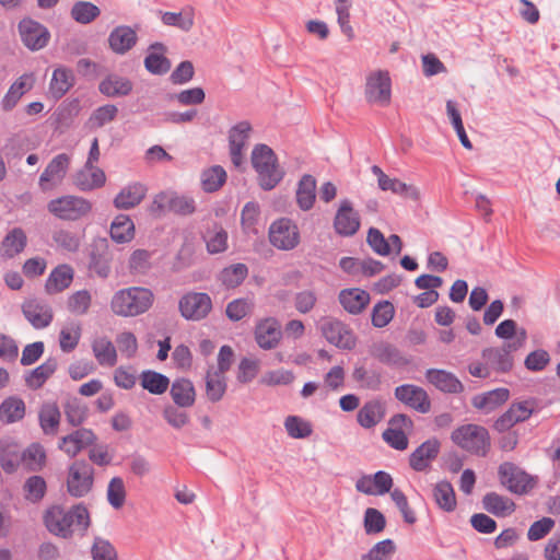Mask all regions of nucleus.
Returning a JSON list of instances; mask_svg holds the SVG:
<instances>
[{
	"instance_id": "f257e3e1",
	"label": "nucleus",
	"mask_w": 560,
	"mask_h": 560,
	"mask_svg": "<svg viewBox=\"0 0 560 560\" xmlns=\"http://www.w3.org/2000/svg\"><path fill=\"white\" fill-rule=\"evenodd\" d=\"M44 521L51 534L70 538L74 530L86 532L90 526V513L82 503L68 510L55 505L46 511Z\"/></svg>"
},
{
	"instance_id": "f03ea898",
	"label": "nucleus",
	"mask_w": 560,
	"mask_h": 560,
	"mask_svg": "<svg viewBox=\"0 0 560 560\" xmlns=\"http://www.w3.org/2000/svg\"><path fill=\"white\" fill-rule=\"evenodd\" d=\"M154 302L153 292L143 287L120 289L110 300V310L117 316L135 317L148 312Z\"/></svg>"
},
{
	"instance_id": "7ed1b4c3",
	"label": "nucleus",
	"mask_w": 560,
	"mask_h": 560,
	"mask_svg": "<svg viewBox=\"0 0 560 560\" xmlns=\"http://www.w3.org/2000/svg\"><path fill=\"white\" fill-rule=\"evenodd\" d=\"M252 164L258 174V182L264 190L273 189L283 178L284 173L278 159L267 144H257L252 152Z\"/></svg>"
},
{
	"instance_id": "20e7f679",
	"label": "nucleus",
	"mask_w": 560,
	"mask_h": 560,
	"mask_svg": "<svg viewBox=\"0 0 560 560\" xmlns=\"http://www.w3.org/2000/svg\"><path fill=\"white\" fill-rule=\"evenodd\" d=\"M452 442L463 451L486 457L491 447L488 430L479 424L467 423L456 428L451 434Z\"/></svg>"
},
{
	"instance_id": "39448f33",
	"label": "nucleus",
	"mask_w": 560,
	"mask_h": 560,
	"mask_svg": "<svg viewBox=\"0 0 560 560\" xmlns=\"http://www.w3.org/2000/svg\"><path fill=\"white\" fill-rule=\"evenodd\" d=\"M47 208L58 219L77 221L91 212L92 203L83 197L68 195L50 200Z\"/></svg>"
},
{
	"instance_id": "423d86ee",
	"label": "nucleus",
	"mask_w": 560,
	"mask_h": 560,
	"mask_svg": "<svg viewBox=\"0 0 560 560\" xmlns=\"http://www.w3.org/2000/svg\"><path fill=\"white\" fill-rule=\"evenodd\" d=\"M268 238L277 249L289 252L300 244V231L291 219L280 218L270 224Z\"/></svg>"
},
{
	"instance_id": "0eeeda50",
	"label": "nucleus",
	"mask_w": 560,
	"mask_h": 560,
	"mask_svg": "<svg viewBox=\"0 0 560 560\" xmlns=\"http://www.w3.org/2000/svg\"><path fill=\"white\" fill-rule=\"evenodd\" d=\"M94 469L85 460H75L69 466L67 490L73 498L85 497L93 488Z\"/></svg>"
},
{
	"instance_id": "6e6552de",
	"label": "nucleus",
	"mask_w": 560,
	"mask_h": 560,
	"mask_svg": "<svg viewBox=\"0 0 560 560\" xmlns=\"http://www.w3.org/2000/svg\"><path fill=\"white\" fill-rule=\"evenodd\" d=\"M320 331L325 339L342 350H352L357 346V336L343 322L336 318H324L320 322Z\"/></svg>"
},
{
	"instance_id": "1a4fd4ad",
	"label": "nucleus",
	"mask_w": 560,
	"mask_h": 560,
	"mask_svg": "<svg viewBox=\"0 0 560 560\" xmlns=\"http://www.w3.org/2000/svg\"><path fill=\"white\" fill-rule=\"evenodd\" d=\"M392 97V80L387 71L377 70L366 78L365 98L371 104L387 106Z\"/></svg>"
},
{
	"instance_id": "9d476101",
	"label": "nucleus",
	"mask_w": 560,
	"mask_h": 560,
	"mask_svg": "<svg viewBox=\"0 0 560 560\" xmlns=\"http://www.w3.org/2000/svg\"><path fill=\"white\" fill-rule=\"evenodd\" d=\"M498 474L500 482L513 493L523 494L534 487V479L513 463L501 464Z\"/></svg>"
},
{
	"instance_id": "9b49d317",
	"label": "nucleus",
	"mask_w": 560,
	"mask_h": 560,
	"mask_svg": "<svg viewBox=\"0 0 560 560\" xmlns=\"http://www.w3.org/2000/svg\"><path fill=\"white\" fill-rule=\"evenodd\" d=\"M178 307L186 319L200 320L210 313L212 301L207 293L190 292L179 300Z\"/></svg>"
},
{
	"instance_id": "f8f14e48",
	"label": "nucleus",
	"mask_w": 560,
	"mask_h": 560,
	"mask_svg": "<svg viewBox=\"0 0 560 560\" xmlns=\"http://www.w3.org/2000/svg\"><path fill=\"white\" fill-rule=\"evenodd\" d=\"M70 161V155L60 153L48 163L38 180L42 191H49L62 183L68 173Z\"/></svg>"
},
{
	"instance_id": "ddd939ff",
	"label": "nucleus",
	"mask_w": 560,
	"mask_h": 560,
	"mask_svg": "<svg viewBox=\"0 0 560 560\" xmlns=\"http://www.w3.org/2000/svg\"><path fill=\"white\" fill-rule=\"evenodd\" d=\"M520 349L517 342H506L502 347H491L482 350V359L497 372H509L513 366L512 352Z\"/></svg>"
},
{
	"instance_id": "4468645a",
	"label": "nucleus",
	"mask_w": 560,
	"mask_h": 560,
	"mask_svg": "<svg viewBox=\"0 0 560 560\" xmlns=\"http://www.w3.org/2000/svg\"><path fill=\"white\" fill-rule=\"evenodd\" d=\"M255 340L264 350H271L278 347L281 337L280 322L275 317H266L257 322L255 327Z\"/></svg>"
},
{
	"instance_id": "2eb2a0df",
	"label": "nucleus",
	"mask_w": 560,
	"mask_h": 560,
	"mask_svg": "<svg viewBox=\"0 0 560 560\" xmlns=\"http://www.w3.org/2000/svg\"><path fill=\"white\" fill-rule=\"evenodd\" d=\"M441 443L436 438L421 443L409 456V466L418 472L428 470L438 458Z\"/></svg>"
},
{
	"instance_id": "dca6fc26",
	"label": "nucleus",
	"mask_w": 560,
	"mask_h": 560,
	"mask_svg": "<svg viewBox=\"0 0 560 560\" xmlns=\"http://www.w3.org/2000/svg\"><path fill=\"white\" fill-rule=\"evenodd\" d=\"M334 228L336 233L341 236H352L360 229V215L353 209L350 200H341L334 219Z\"/></svg>"
},
{
	"instance_id": "f3484780",
	"label": "nucleus",
	"mask_w": 560,
	"mask_h": 560,
	"mask_svg": "<svg viewBox=\"0 0 560 560\" xmlns=\"http://www.w3.org/2000/svg\"><path fill=\"white\" fill-rule=\"evenodd\" d=\"M19 32L23 44L31 50L42 49L49 39L47 28L31 19H24L19 23Z\"/></svg>"
},
{
	"instance_id": "a211bd4d",
	"label": "nucleus",
	"mask_w": 560,
	"mask_h": 560,
	"mask_svg": "<svg viewBox=\"0 0 560 560\" xmlns=\"http://www.w3.org/2000/svg\"><path fill=\"white\" fill-rule=\"evenodd\" d=\"M395 397L408 407L427 413L430 411L431 401L427 392L412 384H404L395 388Z\"/></svg>"
},
{
	"instance_id": "6ab92c4d",
	"label": "nucleus",
	"mask_w": 560,
	"mask_h": 560,
	"mask_svg": "<svg viewBox=\"0 0 560 560\" xmlns=\"http://www.w3.org/2000/svg\"><path fill=\"white\" fill-rule=\"evenodd\" d=\"M97 438L91 429L81 428L61 438L59 448L69 457L77 456L82 450L95 444Z\"/></svg>"
},
{
	"instance_id": "aec40b11",
	"label": "nucleus",
	"mask_w": 560,
	"mask_h": 560,
	"mask_svg": "<svg viewBox=\"0 0 560 560\" xmlns=\"http://www.w3.org/2000/svg\"><path fill=\"white\" fill-rule=\"evenodd\" d=\"M112 256L106 240L94 243L90 252L89 269L97 277L106 279L110 273Z\"/></svg>"
},
{
	"instance_id": "412c9836",
	"label": "nucleus",
	"mask_w": 560,
	"mask_h": 560,
	"mask_svg": "<svg viewBox=\"0 0 560 560\" xmlns=\"http://www.w3.org/2000/svg\"><path fill=\"white\" fill-rule=\"evenodd\" d=\"M533 402L525 400L514 402L509 410L504 412L494 423V428L500 431H506L518 422L527 420L533 413Z\"/></svg>"
},
{
	"instance_id": "4be33fe9",
	"label": "nucleus",
	"mask_w": 560,
	"mask_h": 560,
	"mask_svg": "<svg viewBox=\"0 0 560 560\" xmlns=\"http://www.w3.org/2000/svg\"><path fill=\"white\" fill-rule=\"evenodd\" d=\"M25 318L36 329H43L52 322V311L50 306L37 300L26 301L22 306Z\"/></svg>"
},
{
	"instance_id": "5701e85b",
	"label": "nucleus",
	"mask_w": 560,
	"mask_h": 560,
	"mask_svg": "<svg viewBox=\"0 0 560 560\" xmlns=\"http://www.w3.org/2000/svg\"><path fill=\"white\" fill-rule=\"evenodd\" d=\"M425 378L436 389L443 393L458 394L464 390V385L456 375L445 370L429 369L425 372Z\"/></svg>"
},
{
	"instance_id": "b1692460",
	"label": "nucleus",
	"mask_w": 560,
	"mask_h": 560,
	"mask_svg": "<svg viewBox=\"0 0 560 560\" xmlns=\"http://www.w3.org/2000/svg\"><path fill=\"white\" fill-rule=\"evenodd\" d=\"M106 176L103 170L95 165L84 164L75 175L73 183L82 191H90L104 186Z\"/></svg>"
},
{
	"instance_id": "393cba45",
	"label": "nucleus",
	"mask_w": 560,
	"mask_h": 560,
	"mask_svg": "<svg viewBox=\"0 0 560 560\" xmlns=\"http://www.w3.org/2000/svg\"><path fill=\"white\" fill-rule=\"evenodd\" d=\"M370 353L381 363L388 366L401 368L409 363V360L401 354L397 347L385 341L374 343L370 349Z\"/></svg>"
},
{
	"instance_id": "a878e982",
	"label": "nucleus",
	"mask_w": 560,
	"mask_h": 560,
	"mask_svg": "<svg viewBox=\"0 0 560 560\" xmlns=\"http://www.w3.org/2000/svg\"><path fill=\"white\" fill-rule=\"evenodd\" d=\"M137 33L131 27L120 25L110 32L108 45L114 52L124 55L137 44Z\"/></svg>"
},
{
	"instance_id": "bb28decb",
	"label": "nucleus",
	"mask_w": 560,
	"mask_h": 560,
	"mask_svg": "<svg viewBox=\"0 0 560 560\" xmlns=\"http://www.w3.org/2000/svg\"><path fill=\"white\" fill-rule=\"evenodd\" d=\"M147 190L141 183L128 184L116 195L114 206L122 210L135 208L144 199Z\"/></svg>"
},
{
	"instance_id": "cd10ccee",
	"label": "nucleus",
	"mask_w": 560,
	"mask_h": 560,
	"mask_svg": "<svg viewBox=\"0 0 560 560\" xmlns=\"http://www.w3.org/2000/svg\"><path fill=\"white\" fill-rule=\"evenodd\" d=\"M385 417V404L380 399L366 401L358 411V423L364 429H372Z\"/></svg>"
},
{
	"instance_id": "c85d7f7f",
	"label": "nucleus",
	"mask_w": 560,
	"mask_h": 560,
	"mask_svg": "<svg viewBox=\"0 0 560 560\" xmlns=\"http://www.w3.org/2000/svg\"><path fill=\"white\" fill-rule=\"evenodd\" d=\"M22 463L20 446L11 439L0 440V466L7 474L15 472Z\"/></svg>"
},
{
	"instance_id": "c756f323",
	"label": "nucleus",
	"mask_w": 560,
	"mask_h": 560,
	"mask_svg": "<svg viewBox=\"0 0 560 560\" xmlns=\"http://www.w3.org/2000/svg\"><path fill=\"white\" fill-rule=\"evenodd\" d=\"M34 81L35 79L32 73H24L16 79L2 98V108L4 110L13 109L20 98L33 88Z\"/></svg>"
},
{
	"instance_id": "7c9ffc66",
	"label": "nucleus",
	"mask_w": 560,
	"mask_h": 560,
	"mask_svg": "<svg viewBox=\"0 0 560 560\" xmlns=\"http://www.w3.org/2000/svg\"><path fill=\"white\" fill-rule=\"evenodd\" d=\"M170 394L174 404L180 408H189L196 400L194 384L187 378L175 380L171 385Z\"/></svg>"
},
{
	"instance_id": "2f4dec72",
	"label": "nucleus",
	"mask_w": 560,
	"mask_h": 560,
	"mask_svg": "<svg viewBox=\"0 0 560 560\" xmlns=\"http://www.w3.org/2000/svg\"><path fill=\"white\" fill-rule=\"evenodd\" d=\"M74 75L71 69L58 67L54 70L49 83V94L54 100H60L73 86Z\"/></svg>"
},
{
	"instance_id": "473e14b6",
	"label": "nucleus",
	"mask_w": 560,
	"mask_h": 560,
	"mask_svg": "<svg viewBox=\"0 0 560 560\" xmlns=\"http://www.w3.org/2000/svg\"><path fill=\"white\" fill-rule=\"evenodd\" d=\"M339 302L350 314H359L370 302V294L361 289H345L339 293Z\"/></svg>"
},
{
	"instance_id": "72a5a7b5",
	"label": "nucleus",
	"mask_w": 560,
	"mask_h": 560,
	"mask_svg": "<svg viewBox=\"0 0 560 560\" xmlns=\"http://www.w3.org/2000/svg\"><path fill=\"white\" fill-rule=\"evenodd\" d=\"M510 397L508 388H495L472 398V406L489 413L504 404Z\"/></svg>"
},
{
	"instance_id": "f704fd0d",
	"label": "nucleus",
	"mask_w": 560,
	"mask_h": 560,
	"mask_svg": "<svg viewBox=\"0 0 560 560\" xmlns=\"http://www.w3.org/2000/svg\"><path fill=\"white\" fill-rule=\"evenodd\" d=\"M26 244L27 237L25 232L21 228H14L4 236L0 247V256L13 258L24 250Z\"/></svg>"
},
{
	"instance_id": "c9c22d12",
	"label": "nucleus",
	"mask_w": 560,
	"mask_h": 560,
	"mask_svg": "<svg viewBox=\"0 0 560 560\" xmlns=\"http://www.w3.org/2000/svg\"><path fill=\"white\" fill-rule=\"evenodd\" d=\"M150 52L144 59L145 69L152 74H165L171 69V61L164 56L165 46L154 43L150 46Z\"/></svg>"
},
{
	"instance_id": "e433bc0d",
	"label": "nucleus",
	"mask_w": 560,
	"mask_h": 560,
	"mask_svg": "<svg viewBox=\"0 0 560 560\" xmlns=\"http://www.w3.org/2000/svg\"><path fill=\"white\" fill-rule=\"evenodd\" d=\"M61 413L56 402H45L42 405L38 419L43 432L47 435H55L58 432Z\"/></svg>"
},
{
	"instance_id": "4c0bfd02",
	"label": "nucleus",
	"mask_w": 560,
	"mask_h": 560,
	"mask_svg": "<svg viewBox=\"0 0 560 560\" xmlns=\"http://www.w3.org/2000/svg\"><path fill=\"white\" fill-rule=\"evenodd\" d=\"M482 504L486 511L498 517L508 516L515 510V503L511 499L495 492L487 493L482 499Z\"/></svg>"
},
{
	"instance_id": "58836bf2",
	"label": "nucleus",
	"mask_w": 560,
	"mask_h": 560,
	"mask_svg": "<svg viewBox=\"0 0 560 560\" xmlns=\"http://www.w3.org/2000/svg\"><path fill=\"white\" fill-rule=\"evenodd\" d=\"M100 92L108 97L126 96L132 91L129 79L112 74L101 81Z\"/></svg>"
},
{
	"instance_id": "ea45409f",
	"label": "nucleus",
	"mask_w": 560,
	"mask_h": 560,
	"mask_svg": "<svg viewBox=\"0 0 560 560\" xmlns=\"http://www.w3.org/2000/svg\"><path fill=\"white\" fill-rule=\"evenodd\" d=\"M73 280V269L68 265L56 267L46 280L48 293H57L70 287Z\"/></svg>"
},
{
	"instance_id": "a19ab883",
	"label": "nucleus",
	"mask_w": 560,
	"mask_h": 560,
	"mask_svg": "<svg viewBox=\"0 0 560 560\" xmlns=\"http://www.w3.org/2000/svg\"><path fill=\"white\" fill-rule=\"evenodd\" d=\"M58 361L56 358H48L44 363L32 370L26 376L25 382L30 388L38 389L56 372Z\"/></svg>"
},
{
	"instance_id": "79ce46f5",
	"label": "nucleus",
	"mask_w": 560,
	"mask_h": 560,
	"mask_svg": "<svg viewBox=\"0 0 560 560\" xmlns=\"http://www.w3.org/2000/svg\"><path fill=\"white\" fill-rule=\"evenodd\" d=\"M92 350L100 365L114 366L117 363L116 348L108 338L98 337L94 339Z\"/></svg>"
},
{
	"instance_id": "37998d69",
	"label": "nucleus",
	"mask_w": 560,
	"mask_h": 560,
	"mask_svg": "<svg viewBox=\"0 0 560 560\" xmlns=\"http://www.w3.org/2000/svg\"><path fill=\"white\" fill-rule=\"evenodd\" d=\"M433 499L444 512L455 511L457 502L454 488L447 480L439 481L433 488Z\"/></svg>"
},
{
	"instance_id": "c03bdc74",
	"label": "nucleus",
	"mask_w": 560,
	"mask_h": 560,
	"mask_svg": "<svg viewBox=\"0 0 560 560\" xmlns=\"http://www.w3.org/2000/svg\"><path fill=\"white\" fill-rule=\"evenodd\" d=\"M135 236L133 221L127 214L117 215L110 224V237L119 244L130 242Z\"/></svg>"
},
{
	"instance_id": "a18cd8bd",
	"label": "nucleus",
	"mask_w": 560,
	"mask_h": 560,
	"mask_svg": "<svg viewBox=\"0 0 560 560\" xmlns=\"http://www.w3.org/2000/svg\"><path fill=\"white\" fill-rule=\"evenodd\" d=\"M315 191L316 179L312 175H303L296 189V202L302 210L307 211L313 207L316 197Z\"/></svg>"
},
{
	"instance_id": "49530a36",
	"label": "nucleus",
	"mask_w": 560,
	"mask_h": 560,
	"mask_svg": "<svg viewBox=\"0 0 560 560\" xmlns=\"http://www.w3.org/2000/svg\"><path fill=\"white\" fill-rule=\"evenodd\" d=\"M46 453L40 444H31L26 450L22 452L21 466L26 471H39L45 466Z\"/></svg>"
},
{
	"instance_id": "de8ad7c7",
	"label": "nucleus",
	"mask_w": 560,
	"mask_h": 560,
	"mask_svg": "<svg viewBox=\"0 0 560 560\" xmlns=\"http://www.w3.org/2000/svg\"><path fill=\"white\" fill-rule=\"evenodd\" d=\"M248 276V267L243 262L230 265L221 270L219 281L226 289H234Z\"/></svg>"
},
{
	"instance_id": "09e8293b",
	"label": "nucleus",
	"mask_w": 560,
	"mask_h": 560,
	"mask_svg": "<svg viewBox=\"0 0 560 560\" xmlns=\"http://www.w3.org/2000/svg\"><path fill=\"white\" fill-rule=\"evenodd\" d=\"M82 327L77 320H71L62 326L59 332V346L63 352L73 351L81 338Z\"/></svg>"
},
{
	"instance_id": "8fccbe9b",
	"label": "nucleus",
	"mask_w": 560,
	"mask_h": 560,
	"mask_svg": "<svg viewBox=\"0 0 560 560\" xmlns=\"http://www.w3.org/2000/svg\"><path fill=\"white\" fill-rule=\"evenodd\" d=\"M378 187L383 191H392L395 195L409 198L415 201L420 199V191L416 186L402 183L397 178L384 176V179L381 182Z\"/></svg>"
},
{
	"instance_id": "3c124183",
	"label": "nucleus",
	"mask_w": 560,
	"mask_h": 560,
	"mask_svg": "<svg viewBox=\"0 0 560 560\" xmlns=\"http://www.w3.org/2000/svg\"><path fill=\"white\" fill-rule=\"evenodd\" d=\"M25 415V404L21 398L9 397L0 405V420L4 423H13Z\"/></svg>"
},
{
	"instance_id": "603ef678",
	"label": "nucleus",
	"mask_w": 560,
	"mask_h": 560,
	"mask_svg": "<svg viewBox=\"0 0 560 560\" xmlns=\"http://www.w3.org/2000/svg\"><path fill=\"white\" fill-rule=\"evenodd\" d=\"M140 382L144 389L154 395L165 393L170 385L167 376L152 370L143 371L140 375Z\"/></svg>"
},
{
	"instance_id": "864d4df0",
	"label": "nucleus",
	"mask_w": 560,
	"mask_h": 560,
	"mask_svg": "<svg viewBox=\"0 0 560 560\" xmlns=\"http://www.w3.org/2000/svg\"><path fill=\"white\" fill-rule=\"evenodd\" d=\"M226 392L225 376L220 372L208 371L206 375V394L210 401H220Z\"/></svg>"
},
{
	"instance_id": "5fc2aeb1",
	"label": "nucleus",
	"mask_w": 560,
	"mask_h": 560,
	"mask_svg": "<svg viewBox=\"0 0 560 560\" xmlns=\"http://www.w3.org/2000/svg\"><path fill=\"white\" fill-rule=\"evenodd\" d=\"M226 172L222 166H211L201 174L202 189L207 192H214L223 186L226 182Z\"/></svg>"
},
{
	"instance_id": "6e6d98bb",
	"label": "nucleus",
	"mask_w": 560,
	"mask_h": 560,
	"mask_svg": "<svg viewBox=\"0 0 560 560\" xmlns=\"http://www.w3.org/2000/svg\"><path fill=\"white\" fill-rule=\"evenodd\" d=\"M46 490V481L38 475L31 476L23 485L24 498L32 503L39 502L45 497Z\"/></svg>"
},
{
	"instance_id": "4d7b16f0",
	"label": "nucleus",
	"mask_w": 560,
	"mask_h": 560,
	"mask_svg": "<svg viewBox=\"0 0 560 560\" xmlns=\"http://www.w3.org/2000/svg\"><path fill=\"white\" fill-rule=\"evenodd\" d=\"M100 14L98 7L89 1H78L71 9V18L80 24H89Z\"/></svg>"
},
{
	"instance_id": "13d9d810",
	"label": "nucleus",
	"mask_w": 560,
	"mask_h": 560,
	"mask_svg": "<svg viewBox=\"0 0 560 560\" xmlns=\"http://www.w3.org/2000/svg\"><path fill=\"white\" fill-rule=\"evenodd\" d=\"M92 305L90 291L83 289L72 293L67 300V308L71 314L85 315Z\"/></svg>"
},
{
	"instance_id": "bf43d9fd",
	"label": "nucleus",
	"mask_w": 560,
	"mask_h": 560,
	"mask_svg": "<svg viewBox=\"0 0 560 560\" xmlns=\"http://www.w3.org/2000/svg\"><path fill=\"white\" fill-rule=\"evenodd\" d=\"M205 237L207 250L210 254L223 253L228 248V232L218 225H214L212 230H209Z\"/></svg>"
},
{
	"instance_id": "052dcab7",
	"label": "nucleus",
	"mask_w": 560,
	"mask_h": 560,
	"mask_svg": "<svg viewBox=\"0 0 560 560\" xmlns=\"http://www.w3.org/2000/svg\"><path fill=\"white\" fill-rule=\"evenodd\" d=\"M162 22L168 26H176L182 31L188 32L194 26V11L188 8L178 13L164 12Z\"/></svg>"
},
{
	"instance_id": "680f3d73",
	"label": "nucleus",
	"mask_w": 560,
	"mask_h": 560,
	"mask_svg": "<svg viewBox=\"0 0 560 560\" xmlns=\"http://www.w3.org/2000/svg\"><path fill=\"white\" fill-rule=\"evenodd\" d=\"M118 114V108L113 104H106L104 106H100L93 110L91 114L88 126L91 129H98L105 126L106 124L115 120Z\"/></svg>"
},
{
	"instance_id": "e2e57ef3",
	"label": "nucleus",
	"mask_w": 560,
	"mask_h": 560,
	"mask_svg": "<svg viewBox=\"0 0 560 560\" xmlns=\"http://www.w3.org/2000/svg\"><path fill=\"white\" fill-rule=\"evenodd\" d=\"M260 215V209L256 202H247L241 213L242 228L246 233L257 234V223Z\"/></svg>"
},
{
	"instance_id": "0e129e2a",
	"label": "nucleus",
	"mask_w": 560,
	"mask_h": 560,
	"mask_svg": "<svg viewBox=\"0 0 560 560\" xmlns=\"http://www.w3.org/2000/svg\"><path fill=\"white\" fill-rule=\"evenodd\" d=\"M250 132L252 125L247 120H242L232 126L229 130V147H238L245 149Z\"/></svg>"
},
{
	"instance_id": "69168bd1",
	"label": "nucleus",
	"mask_w": 560,
	"mask_h": 560,
	"mask_svg": "<svg viewBox=\"0 0 560 560\" xmlns=\"http://www.w3.org/2000/svg\"><path fill=\"white\" fill-rule=\"evenodd\" d=\"M395 551V542L392 539H384L376 542L361 560H390Z\"/></svg>"
},
{
	"instance_id": "338daca9",
	"label": "nucleus",
	"mask_w": 560,
	"mask_h": 560,
	"mask_svg": "<svg viewBox=\"0 0 560 560\" xmlns=\"http://www.w3.org/2000/svg\"><path fill=\"white\" fill-rule=\"evenodd\" d=\"M395 308L388 301L378 302L374 305L372 311V324L376 328L387 326L393 319Z\"/></svg>"
},
{
	"instance_id": "774afa93",
	"label": "nucleus",
	"mask_w": 560,
	"mask_h": 560,
	"mask_svg": "<svg viewBox=\"0 0 560 560\" xmlns=\"http://www.w3.org/2000/svg\"><path fill=\"white\" fill-rule=\"evenodd\" d=\"M91 555L93 560H118L115 547L102 537L94 538Z\"/></svg>"
}]
</instances>
